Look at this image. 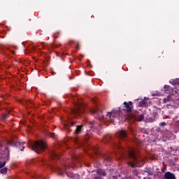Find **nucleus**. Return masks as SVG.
I'll list each match as a JSON object with an SVG mask.
<instances>
[{
    "instance_id": "nucleus-19",
    "label": "nucleus",
    "mask_w": 179,
    "mask_h": 179,
    "mask_svg": "<svg viewBox=\"0 0 179 179\" xmlns=\"http://www.w3.org/2000/svg\"><path fill=\"white\" fill-rule=\"evenodd\" d=\"M54 135H55L54 134H52L51 137L54 138Z\"/></svg>"
},
{
    "instance_id": "nucleus-10",
    "label": "nucleus",
    "mask_w": 179,
    "mask_h": 179,
    "mask_svg": "<svg viewBox=\"0 0 179 179\" xmlns=\"http://www.w3.org/2000/svg\"><path fill=\"white\" fill-rule=\"evenodd\" d=\"M0 173L1 174H6L8 173V169L7 168H3L0 170Z\"/></svg>"
},
{
    "instance_id": "nucleus-16",
    "label": "nucleus",
    "mask_w": 179,
    "mask_h": 179,
    "mask_svg": "<svg viewBox=\"0 0 179 179\" xmlns=\"http://www.w3.org/2000/svg\"><path fill=\"white\" fill-rule=\"evenodd\" d=\"M161 127H166V122H163L160 124Z\"/></svg>"
},
{
    "instance_id": "nucleus-3",
    "label": "nucleus",
    "mask_w": 179,
    "mask_h": 179,
    "mask_svg": "<svg viewBox=\"0 0 179 179\" xmlns=\"http://www.w3.org/2000/svg\"><path fill=\"white\" fill-rule=\"evenodd\" d=\"M124 105L125 111H127V113H132V109L134 108L132 102H124Z\"/></svg>"
},
{
    "instance_id": "nucleus-5",
    "label": "nucleus",
    "mask_w": 179,
    "mask_h": 179,
    "mask_svg": "<svg viewBox=\"0 0 179 179\" xmlns=\"http://www.w3.org/2000/svg\"><path fill=\"white\" fill-rule=\"evenodd\" d=\"M117 135H118V136H119V138L120 139H122L124 138H127V131H125V130H120L117 133Z\"/></svg>"
},
{
    "instance_id": "nucleus-2",
    "label": "nucleus",
    "mask_w": 179,
    "mask_h": 179,
    "mask_svg": "<svg viewBox=\"0 0 179 179\" xmlns=\"http://www.w3.org/2000/svg\"><path fill=\"white\" fill-rule=\"evenodd\" d=\"M83 108H85L83 103H78L77 108L73 109L71 111V114H75V115H78V114H80V113H83Z\"/></svg>"
},
{
    "instance_id": "nucleus-1",
    "label": "nucleus",
    "mask_w": 179,
    "mask_h": 179,
    "mask_svg": "<svg viewBox=\"0 0 179 179\" xmlns=\"http://www.w3.org/2000/svg\"><path fill=\"white\" fill-rule=\"evenodd\" d=\"M31 149L36 153H41L47 149V143L43 141H36Z\"/></svg>"
},
{
    "instance_id": "nucleus-15",
    "label": "nucleus",
    "mask_w": 179,
    "mask_h": 179,
    "mask_svg": "<svg viewBox=\"0 0 179 179\" xmlns=\"http://www.w3.org/2000/svg\"><path fill=\"white\" fill-rule=\"evenodd\" d=\"M59 173L60 176H63V174L65 173V170H62V169H59Z\"/></svg>"
},
{
    "instance_id": "nucleus-13",
    "label": "nucleus",
    "mask_w": 179,
    "mask_h": 179,
    "mask_svg": "<svg viewBox=\"0 0 179 179\" xmlns=\"http://www.w3.org/2000/svg\"><path fill=\"white\" fill-rule=\"evenodd\" d=\"M69 44L71 45V44H76V45H79V42H76V41H70L69 42Z\"/></svg>"
},
{
    "instance_id": "nucleus-18",
    "label": "nucleus",
    "mask_w": 179,
    "mask_h": 179,
    "mask_svg": "<svg viewBox=\"0 0 179 179\" xmlns=\"http://www.w3.org/2000/svg\"><path fill=\"white\" fill-rule=\"evenodd\" d=\"M20 150H23V149H24V147L23 145H22V147H20Z\"/></svg>"
},
{
    "instance_id": "nucleus-9",
    "label": "nucleus",
    "mask_w": 179,
    "mask_h": 179,
    "mask_svg": "<svg viewBox=\"0 0 179 179\" xmlns=\"http://www.w3.org/2000/svg\"><path fill=\"white\" fill-rule=\"evenodd\" d=\"M134 117H135V115L132 113H130V114L127 115V116L126 117V120L129 121V120H131V118H134Z\"/></svg>"
},
{
    "instance_id": "nucleus-4",
    "label": "nucleus",
    "mask_w": 179,
    "mask_h": 179,
    "mask_svg": "<svg viewBox=\"0 0 179 179\" xmlns=\"http://www.w3.org/2000/svg\"><path fill=\"white\" fill-rule=\"evenodd\" d=\"M165 179H176V175L171 172H166L164 176Z\"/></svg>"
},
{
    "instance_id": "nucleus-7",
    "label": "nucleus",
    "mask_w": 179,
    "mask_h": 179,
    "mask_svg": "<svg viewBox=\"0 0 179 179\" xmlns=\"http://www.w3.org/2000/svg\"><path fill=\"white\" fill-rule=\"evenodd\" d=\"M82 128H83V125L78 126L76 129V134H79V132H80L82 131Z\"/></svg>"
},
{
    "instance_id": "nucleus-8",
    "label": "nucleus",
    "mask_w": 179,
    "mask_h": 179,
    "mask_svg": "<svg viewBox=\"0 0 179 179\" xmlns=\"http://www.w3.org/2000/svg\"><path fill=\"white\" fill-rule=\"evenodd\" d=\"M129 156H130L132 159H136V158H135V152H134L133 150H131L129 151Z\"/></svg>"
},
{
    "instance_id": "nucleus-6",
    "label": "nucleus",
    "mask_w": 179,
    "mask_h": 179,
    "mask_svg": "<svg viewBox=\"0 0 179 179\" xmlns=\"http://www.w3.org/2000/svg\"><path fill=\"white\" fill-rule=\"evenodd\" d=\"M136 159H135V163L129 162L128 165L130 166V167L134 168V167H139L138 164H136Z\"/></svg>"
},
{
    "instance_id": "nucleus-17",
    "label": "nucleus",
    "mask_w": 179,
    "mask_h": 179,
    "mask_svg": "<svg viewBox=\"0 0 179 179\" xmlns=\"http://www.w3.org/2000/svg\"><path fill=\"white\" fill-rule=\"evenodd\" d=\"M175 83H176L177 85H179V78H177L176 80H175Z\"/></svg>"
},
{
    "instance_id": "nucleus-11",
    "label": "nucleus",
    "mask_w": 179,
    "mask_h": 179,
    "mask_svg": "<svg viewBox=\"0 0 179 179\" xmlns=\"http://www.w3.org/2000/svg\"><path fill=\"white\" fill-rule=\"evenodd\" d=\"M97 173L99 174V176H106V172L103 171L101 169H98Z\"/></svg>"
},
{
    "instance_id": "nucleus-20",
    "label": "nucleus",
    "mask_w": 179,
    "mask_h": 179,
    "mask_svg": "<svg viewBox=\"0 0 179 179\" xmlns=\"http://www.w3.org/2000/svg\"><path fill=\"white\" fill-rule=\"evenodd\" d=\"M41 44H42V45H43V44H45V42H42Z\"/></svg>"
},
{
    "instance_id": "nucleus-14",
    "label": "nucleus",
    "mask_w": 179,
    "mask_h": 179,
    "mask_svg": "<svg viewBox=\"0 0 179 179\" xmlns=\"http://www.w3.org/2000/svg\"><path fill=\"white\" fill-rule=\"evenodd\" d=\"M6 164V162H0V169H2V167H5V165Z\"/></svg>"
},
{
    "instance_id": "nucleus-21",
    "label": "nucleus",
    "mask_w": 179,
    "mask_h": 179,
    "mask_svg": "<svg viewBox=\"0 0 179 179\" xmlns=\"http://www.w3.org/2000/svg\"><path fill=\"white\" fill-rule=\"evenodd\" d=\"M148 179H150V178H148Z\"/></svg>"
},
{
    "instance_id": "nucleus-12",
    "label": "nucleus",
    "mask_w": 179,
    "mask_h": 179,
    "mask_svg": "<svg viewBox=\"0 0 179 179\" xmlns=\"http://www.w3.org/2000/svg\"><path fill=\"white\" fill-rule=\"evenodd\" d=\"M143 118H145V117L143 116V115H140L137 119V121L138 122H141V121H143Z\"/></svg>"
}]
</instances>
